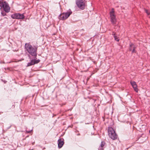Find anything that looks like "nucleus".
Returning a JSON list of instances; mask_svg holds the SVG:
<instances>
[{
	"label": "nucleus",
	"mask_w": 150,
	"mask_h": 150,
	"mask_svg": "<svg viewBox=\"0 0 150 150\" xmlns=\"http://www.w3.org/2000/svg\"><path fill=\"white\" fill-rule=\"evenodd\" d=\"M108 130V135L112 139L114 140L117 138V135L113 128L109 127Z\"/></svg>",
	"instance_id": "f03ea898"
},
{
	"label": "nucleus",
	"mask_w": 150,
	"mask_h": 150,
	"mask_svg": "<svg viewBox=\"0 0 150 150\" xmlns=\"http://www.w3.org/2000/svg\"><path fill=\"white\" fill-rule=\"evenodd\" d=\"M98 150H103V148L102 147H99L98 149Z\"/></svg>",
	"instance_id": "dca6fc26"
},
{
	"label": "nucleus",
	"mask_w": 150,
	"mask_h": 150,
	"mask_svg": "<svg viewBox=\"0 0 150 150\" xmlns=\"http://www.w3.org/2000/svg\"><path fill=\"white\" fill-rule=\"evenodd\" d=\"M2 2H1V1H0V6H2Z\"/></svg>",
	"instance_id": "a211bd4d"
},
{
	"label": "nucleus",
	"mask_w": 150,
	"mask_h": 150,
	"mask_svg": "<svg viewBox=\"0 0 150 150\" xmlns=\"http://www.w3.org/2000/svg\"><path fill=\"white\" fill-rule=\"evenodd\" d=\"M1 14H2V15L3 16L6 15V13L4 12H2Z\"/></svg>",
	"instance_id": "2eb2a0df"
},
{
	"label": "nucleus",
	"mask_w": 150,
	"mask_h": 150,
	"mask_svg": "<svg viewBox=\"0 0 150 150\" xmlns=\"http://www.w3.org/2000/svg\"><path fill=\"white\" fill-rule=\"evenodd\" d=\"M1 7L4 8V10L7 13H8L10 11V7L6 1L2 2Z\"/></svg>",
	"instance_id": "39448f33"
},
{
	"label": "nucleus",
	"mask_w": 150,
	"mask_h": 150,
	"mask_svg": "<svg viewBox=\"0 0 150 150\" xmlns=\"http://www.w3.org/2000/svg\"><path fill=\"white\" fill-rule=\"evenodd\" d=\"M110 15L111 21L113 24L115 23L116 21V20L115 13L114 10L113 8H112L110 11Z\"/></svg>",
	"instance_id": "7ed1b4c3"
},
{
	"label": "nucleus",
	"mask_w": 150,
	"mask_h": 150,
	"mask_svg": "<svg viewBox=\"0 0 150 150\" xmlns=\"http://www.w3.org/2000/svg\"><path fill=\"white\" fill-rule=\"evenodd\" d=\"M133 88L134 89V90L136 92H138V89L137 88V85H136L135 86H132Z\"/></svg>",
	"instance_id": "9b49d317"
},
{
	"label": "nucleus",
	"mask_w": 150,
	"mask_h": 150,
	"mask_svg": "<svg viewBox=\"0 0 150 150\" xmlns=\"http://www.w3.org/2000/svg\"><path fill=\"white\" fill-rule=\"evenodd\" d=\"M135 47L133 44H131L129 45V50L132 51V53L135 52Z\"/></svg>",
	"instance_id": "1a4fd4ad"
},
{
	"label": "nucleus",
	"mask_w": 150,
	"mask_h": 150,
	"mask_svg": "<svg viewBox=\"0 0 150 150\" xmlns=\"http://www.w3.org/2000/svg\"><path fill=\"white\" fill-rule=\"evenodd\" d=\"M77 5L80 8L83 9L85 7V4L83 0H76Z\"/></svg>",
	"instance_id": "423d86ee"
},
{
	"label": "nucleus",
	"mask_w": 150,
	"mask_h": 150,
	"mask_svg": "<svg viewBox=\"0 0 150 150\" xmlns=\"http://www.w3.org/2000/svg\"><path fill=\"white\" fill-rule=\"evenodd\" d=\"M64 142L62 139H59L58 140V146L59 148H61L64 144Z\"/></svg>",
	"instance_id": "9d476101"
},
{
	"label": "nucleus",
	"mask_w": 150,
	"mask_h": 150,
	"mask_svg": "<svg viewBox=\"0 0 150 150\" xmlns=\"http://www.w3.org/2000/svg\"><path fill=\"white\" fill-rule=\"evenodd\" d=\"M25 49L32 56H36L37 47L33 46L29 43H26L25 45Z\"/></svg>",
	"instance_id": "f257e3e1"
},
{
	"label": "nucleus",
	"mask_w": 150,
	"mask_h": 150,
	"mask_svg": "<svg viewBox=\"0 0 150 150\" xmlns=\"http://www.w3.org/2000/svg\"><path fill=\"white\" fill-rule=\"evenodd\" d=\"M40 61V60L39 59H32L31 60L30 62L28 63L27 66H30L34 65L35 64H37L39 63Z\"/></svg>",
	"instance_id": "6e6552de"
},
{
	"label": "nucleus",
	"mask_w": 150,
	"mask_h": 150,
	"mask_svg": "<svg viewBox=\"0 0 150 150\" xmlns=\"http://www.w3.org/2000/svg\"><path fill=\"white\" fill-rule=\"evenodd\" d=\"M105 144V142H102L100 147L103 148Z\"/></svg>",
	"instance_id": "4468645a"
},
{
	"label": "nucleus",
	"mask_w": 150,
	"mask_h": 150,
	"mask_svg": "<svg viewBox=\"0 0 150 150\" xmlns=\"http://www.w3.org/2000/svg\"><path fill=\"white\" fill-rule=\"evenodd\" d=\"M30 132V131H26V132H27L28 133H29Z\"/></svg>",
	"instance_id": "6ab92c4d"
},
{
	"label": "nucleus",
	"mask_w": 150,
	"mask_h": 150,
	"mask_svg": "<svg viewBox=\"0 0 150 150\" xmlns=\"http://www.w3.org/2000/svg\"><path fill=\"white\" fill-rule=\"evenodd\" d=\"M112 35H113L114 37V38L115 40L117 41H118L119 40V39H118L116 36L115 35V33H113Z\"/></svg>",
	"instance_id": "f8f14e48"
},
{
	"label": "nucleus",
	"mask_w": 150,
	"mask_h": 150,
	"mask_svg": "<svg viewBox=\"0 0 150 150\" xmlns=\"http://www.w3.org/2000/svg\"><path fill=\"white\" fill-rule=\"evenodd\" d=\"M11 17L13 19H23L24 18V16L23 14L19 13H16L12 14Z\"/></svg>",
	"instance_id": "0eeeda50"
},
{
	"label": "nucleus",
	"mask_w": 150,
	"mask_h": 150,
	"mask_svg": "<svg viewBox=\"0 0 150 150\" xmlns=\"http://www.w3.org/2000/svg\"><path fill=\"white\" fill-rule=\"evenodd\" d=\"M149 133H150V130H149Z\"/></svg>",
	"instance_id": "aec40b11"
},
{
	"label": "nucleus",
	"mask_w": 150,
	"mask_h": 150,
	"mask_svg": "<svg viewBox=\"0 0 150 150\" xmlns=\"http://www.w3.org/2000/svg\"><path fill=\"white\" fill-rule=\"evenodd\" d=\"M71 11H69L67 13H64L60 14L59 16L60 20H64L67 19L71 14Z\"/></svg>",
	"instance_id": "20e7f679"
},
{
	"label": "nucleus",
	"mask_w": 150,
	"mask_h": 150,
	"mask_svg": "<svg viewBox=\"0 0 150 150\" xmlns=\"http://www.w3.org/2000/svg\"><path fill=\"white\" fill-rule=\"evenodd\" d=\"M145 11H146V12L147 13V14L148 15H149V13L148 12V11L147 10H145Z\"/></svg>",
	"instance_id": "f3484780"
},
{
	"label": "nucleus",
	"mask_w": 150,
	"mask_h": 150,
	"mask_svg": "<svg viewBox=\"0 0 150 150\" xmlns=\"http://www.w3.org/2000/svg\"><path fill=\"white\" fill-rule=\"evenodd\" d=\"M130 83L132 86L137 85L136 83L134 81H131L130 82Z\"/></svg>",
	"instance_id": "ddd939ff"
},
{
	"label": "nucleus",
	"mask_w": 150,
	"mask_h": 150,
	"mask_svg": "<svg viewBox=\"0 0 150 150\" xmlns=\"http://www.w3.org/2000/svg\"><path fill=\"white\" fill-rule=\"evenodd\" d=\"M34 143H33V144H34Z\"/></svg>",
	"instance_id": "412c9836"
}]
</instances>
